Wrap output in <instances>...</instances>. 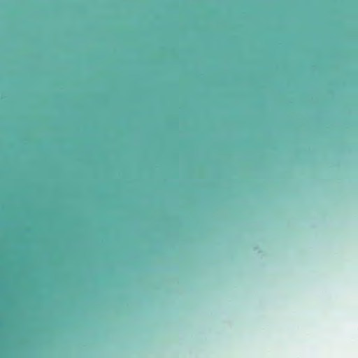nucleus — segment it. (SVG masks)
<instances>
[{"label":"nucleus","mask_w":358,"mask_h":358,"mask_svg":"<svg viewBox=\"0 0 358 358\" xmlns=\"http://www.w3.org/2000/svg\"><path fill=\"white\" fill-rule=\"evenodd\" d=\"M0 291H30L29 289H0Z\"/></svg>","instance_id":"f257e3e1"},{"label":"nucleus","mask_w":358,"mask_h":358,"mask_svg":"<svg viewBox=\"0 0 358 358\" xmlns=\"http://www.w3.org/2000/svg\"><path fill=\"white\" fill-rule=\"evenodd\" d=\"M67 293H68V294H70L71 292H68Z\"/></svg>","instance_id":"f03ea898"}]
</instances>
